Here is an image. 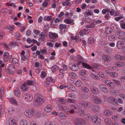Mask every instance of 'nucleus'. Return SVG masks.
<instances>
[{"instance_id": "obj_1", "label": "nucleus", "mask_w": 125, "mask_h": 125, "mask_svg": "<svg viewBox=\"0 0 125 125\" xmlns=\"http://www.w3.org/2000/svg\"><path fill=\"white\" fill-rule=\"evenodd\" d=\"M34 97L33 103L35 106H40L44 103V98L42 95L36 94H35Z\"/></svg>"}, {"instance_id": "obj_2", "label": "nucleus", "mask_w": 125, "mask_h": 125, "mask_svg": "<svg viewBox=\"0 0 125 125\" xmlns=\"http://www.w3.org/2000/svg\"><path fill=\"white\" fill-rule=\"evenodd\" d=\"M25 115L27 117H30L33 115L38 116V112L37 111L32 109H28L26 110L24 112Z\"/></svg>"}, {"instance_id": "obj_3", "label": "nucleus", "mask_w": 125, "mask_h": 125, "mask_svg": "<svg viewBox=\"0 0 125 125\" xmlns=\"http://www.w3.org/2000/svg\"><path fill=\"white\" fill-rule=\"evenodd\" d=\"M88 117L90 118L92 120L93 122L94 125H100L101 120L100 118L95 116H92L91 117L89 115L88 116Z\"/></svg>"}, {"instance_id": "obj_4", "label": "nucleus", "mask_w": 125, "mask_h": 125, "mask_svg": "<svg viewBox=\"0 0 125 125\" xmlns=\"http://www.w3.org/2000/svg\"><path fill=\"white\" fill-rule=\"evenodd\" d=\"M74 123L76 125H84V121L81 118H76L74 120Z\"/></svg>"}, {"instance_id": "obj_5", "label": "nucleus", "mask_w": 125, "mask_h": 125, "mask_svg": "<svg viewBox=\"0 0 125 125\" xmlns=\"http://www.w3.org/2000/svg\"><path fill=\"white\" fill-rule=\"evenodd\" d=\"M69 67L70 69L73 71H77L78 69V66L73 63H71L69 65Z\"/></svg>"}, {"instance_id": "obj_6", "label": "nucleus", "mask_w": 125, "mask_h": 125, "mask_svg": "<svg viewBox=\"0 0 125 125\" xmlns=\"http://www.w3.org/2000/svg\"><path fill=\"white\" fill-rule=\"evenodd\" d=\"M23 97L26 101L28 102H31L33 100V98L32 96L29 94L25 95Z\"/></svg>"}, {"instance_id": "obj_7", "label": "nucleus", "mask_w": 125, "mask_h": 125, "mask_svg": "<svg viewBox=\"0 0 125 125\" xmlns=\"http://www.w3.org/2000/svg\"><path fill=\"white\" fill-rule=\"evenodd\" d=\"M15 67L12 64H10L8 66V68L7 71V72L10 73L15 70Z\"/></svg>"}, {"instance_id": "obj_8", "label": "nucleus", "mask_w": 125, "mask_h": 125, "mask_svg": "<svg viewBox=\"0 0 125 125\" xmlns=\"http://www.w3.org/2000/svg\"><path fill=\"white\" fill-rule=\"evenodd\" d=\"M52 106L49 104H48L44 108V111L46 113H49L51 112L52 109Z\"/></svg>"}, {"instance_id": "obj_9", "label": "nucleus", "mask_w": 125, "mask_h": 125, "mask_svg": "<svg viewBox=\"0 0 125 125\" xmlns=\"http://www.w3.org/2000/svg\"><path fill=\"white\" fill-rule=\"evenodd\" d=\"M90 89L92 92L94 94H98L99 92L98 89L96 88L93 86H91Z\"/></svg>"}, {"instance_id": "obj_10", "label": "nucleus", "mask_w": 125, "mask_h": 125, "mask_svg": "<svg viewBox=\"0 0 125 125\" xmlns=\"http://www.w3.org/2000/svg\"><path fill=\"white\" fill-rule=\"evenodd\" d=\"M69 26V25L67 26L65 24H61L59 25V27L60 31H62L63 29H67V27L68 28Z\"/></svg>"}, {"instance_id": "obj_11", "label": "nucleus", "mask_w": 125, "mask_h": 125, "mask_svg": "<svg viewBox=\"0 0 125 125\" xmlns=\"http://www.w3.org/2000/svg\"><path fill=\"white\" fill-rule=\"evenodd\" d=\"M50 14L51 15L48 16H45L44 17L43 19L45 21H49L52 20V16H53L54 14L52 13H50Z\"/></svg>"}, {"instance_id": "obj_12", "label": "nucleus", "mask_w": 125, "mask_h": 125, "mask_svg": "<svg viewBox=\"0 0 125 125\" xmlns=\"http://www.w3.org/2000/svg\"><path fill=\"white\" fill-rule=\"evenodd\" d=\"M73 20H71L69 18L65 19L64 20V22L68 24H73L74 23L73 22Z\"/></svg>"}, {"instance_id": "obj_13", "label": "nucleus", "mask_w": 125, "mask_h": 125, "mask_svg": "<svg viewBox=\"0 0 125 125\" xmlns=\"http://www.w3.org/2000/svg\"><path fill=\"white\" fill-rule=\"evenodd\" d=\"M28 86L25 83H24L21 86V89L23 92H25L28 90Z\"/></svg>"}, {"instance_id": "obj_14", "label": "nucleus", "mask_w": 125, "mask_h": 125, "mask_svg": "<svg viewBox=\"0 0 125 125\" xmlns=\"http://www.w3.org/2000/svg\"><path fill=\"white\" fill-rule=\"evenodd\" d=\"M100 88L104 92H107L108 91L107 86L103 84H100Z\"/></svg>"}, {"instance_id": "obj_15", "label": "nucleus", "mask_w": 125, "mask_h": 125, "mask_svg": "<svg viewBox=\"0 0 125 125\" xmlns=\"http://www.w3.org/2000/svg\"><path fill=\"white\" fill-rule=\"evenodd\" d=\"M26 84L29 86L33 85H34L35 81L34 80L31 79L27 80L26 82Z\"/></svg>"}, {"instance_id": "obj_16", "label": "nucleus", "mask_w": 125, "mask_h": 125, "mask_svg": "<svg viewBox=\"0 0 125 125\" xmlns=\"http://www.w3.org/2000/svg\"><path fill=\"white\" fill-rule=\"evenodd\" d=\"M59 118L62 120H65L66 118V116L63 113H60L59 115Z\"/></svg>"}, {"instance_id": "obj_17", "label": "nucleus", "mask_w": 125, "mask_h": 125, "mask_svg": "<svg viewBox=\"0 0 125 125\" xmlns=\"http://www.w3.org/2000/svg\"><path fill=\"white\" fill-rule=\"evenodd\" d=\"M49 36L50 38L53 39H56L58 37V34L54 33H49Z\"/></svg>"}, {"instance_id": "obj_18", "label": "nucleus", "mask_w": 125, "mask_h": 125, "mask_svg": "<svg viewBox=\"0 0 125 125\" xmlns=\"http://www.w3.org/2000/svg\"><path fill=\"white\" fill-rule=\"evenodd\" d=\"M75 84L77 87H82L83 86L82 82L80 80H78L76 81L75 83Z\"/></svg>"}, {"instance_id": "obj_19", "label": "nucleus", "mask_w": 125, "mask_h": 125, "mask_svg": "<svg viewBox=\"0 0 125 125\" xmlns=\"http://www.w3.org/2000/svg\"><path fill=\"white\" fill-rule=\"evenodd\" d=\"M102 57L103 59L106 61H109L110 59L109 56L106 54L103 55Z\"/></svg>"}, {"instance_id": "obj_20", "label": "nucleus", "mask_w": 125, "mask_h": 125, "mask_svg": "<svg viewBox=\"0 0 125 125\" xmlns=\"http://www.w3.org/2000/svg\"><path fill=\"white\" fill-rule=\"evenodd\" d=\"M93 100L96 103L100 104L102 102L101 99L96 96H94L93 97Z\"/></svg>"}, {"instance_id": "obj_21", "label": "nucleus", "mask_w": 125, "mask_h": 125, "mask_svg": "<svg viewBox=\"0 0 125 125\" xmlns=\"http://www.w3.org/2000/svg\"><path fill=\"white\" fill-rule=\"evenodd\" d=\"M99 107L96 105L93 106L92 108L93 112H98L99 110Z\"/></svg>"}, {"instance_id": "obj_22", "label": "nucleus", "mask_w": 125, "mask_h": 125, "mask_svg": "<svg viewBox=\"0 0 125 125\" xmlns=\"http://www.w3.org/2000/svg\"><path fill=\"white\" fill-rule=\"evenodd\" d=\"M82 105H83L87 107H90L91 106V104L90 103L86 101H83L82 102Z\"/></svg>"}, {"instance_id": "obj_23", "label": "nucleus", "mask_w": 125, "mask_h": 125, "mask_svg": "<svg viewBox=\"0 0 125 125\" xmlns=\"http://www.w3.org/2000/svg\"><path fill=\"white\" fill-rule=\"evenodd\" d=\"M14 91V94L16 96H19L21 93L20 90L18 88H16Z\"/></svg>"}, {"instance_id": "obj_24", "label": "nucleus", "mask_w": 125, "mask_h": 125, "mask_svg": "<svg viewBox=\"0 0 125 125\" xmlns=\"http://www.w3.org/2000/svg\"><path fill=\"white\" fill-rule=\"evenodd\" d=\"M70 0H65V1L62 2V4L63 6H65L68 5H71V3L70 2Z\"/></svg>"}, {"instance_id": "obj_25", "label": "nucleus", "mask_w": 125, "mask_h": 125, "mask_svg": "<svg viewBox=\"0 0 125 125\" xmlns=\"http://www.w3.org/2000/svg\"><path fill=\"white\" fill-rule=\"evenodd\" d=\"M120 117V115H116L112 116V118L115 121H117L119 120Z\"/></svg>"}, {"instance_id": "obj_26", "label": "nucleus", "mask_w": 125, "mask_h": 125, "mask_svg": "<svg viewBox=\"0 0 125 125\" xmlns=\"http://www.w3.org/2000/svg\"><path fill=\"white\" fill-rule=\"evenodd\" d=\"M50 0H45L42 3V6L43 7H47L50 3Z\"/></svg>"}, {"instance_id": "obj_27", "label": "nucleus", "mask_w": 125, "mask_h": 125, "mask_svg": "<svg viewBox=\"0 0 125 125\" xmlns=\"http://www.w3.org/2000/svg\"><path fill=\"white\" fill-rule=\"evenodd\" d=\"M82 65L84 68L86 69H91L93 68V67L85 63H83L82 64Z\"/></svg>"}, {"instance_id": "obj_28", "label": "nucleus", "mask_w": 125, "mask_h": 125, "mask_svg": "<svg viewBox=\"0 0 125 125\" xmlns=\"http://www.w3.org/2000/svg\"><path fill=\"white\" fill-rule=\"evenodd\" d=\"M115 64L119 67L123 66L124 65V63L121 62H115Z\"/></svg>"}, {"instance_id": "obj_29", "label": "nucleus", "mask_w": 125, "mask_h": 125, "mask_svg": "<svg viewBox=\"0 0 125 125\" xmlns=\"http://www.w3.org/2000/svg\"><path fill=\"white\" fill-rule=\"evenodd\" d=\"M115 58L118 61H123V57L119 55H117L115 56Z\"/></svg>"}, {"instance_id": "obj_30", "label": "nucleus", "mask_w": 125, "mask_h": 125, "mask_svg": "<svg viewBox=\"0 0 125 125\" xmlns=\"http://www.w3.org/2000/svg\"><path fill=\"white\" fill-rule=\"evenodd\" d=\"M9 125H18L15 120L12 119L9 121Z\"/></svg>"}, {"instance_id": "obj_31", "label": "nucleus", "mask_w": 125, "mask_h": 125, "mask_svg": "<svg viewBox=\"0 0 125 125\" xmlns=\"http://www.w3.org/2000/svg\"><path fill=\"white\" fill-rule=\"evenodd\" d=\"M69 76L71 78L75 79L76 77V73L73 72H70L69 74Z\"/></svg>"}, {"instance_id": "obj_32", "label": "nucleus", "mask_w": 125, "mask_h": 125, "mask_svg": "<svg viewBox=\"0 0 125 125\" xmlns=\"http://www.w3.org/2000/svg\"><path fill=\"white\" fill-rule=\"evenodd\" d=\"M82 91L84 93L88 92L89 91V89L86 87L84 86L81 88Z\"/></svg>"}, {"instance_id": "obj_33", "label": "nucleus", "mask_w": 125, "mask_h": 125, "mask_svg": "<svg viewBox=\"0 0 125 125\" xmlns=\"http://www.w3.org/2000/svg\"><path fill=\"white\" fill-rule=\"evenodd\" d=\"M27 121L25 119H22L20 121V125H27Z\"/></svg>"}, {"instance_id": "obj_34", "label": "nucleus", "mask_w": 125, "mask_h": 125, "mask_svg": "<svg viewBox=\"0 0 125 125\" xmlns=\"http://www.w3.org/2000/svg\"><path fill=\"white\" fill-rule=\"evenodd\" d=\"M95 24L94 22H92L89 24V25L86 26V27L87 29L93 28L94 27Z\"/></svg>"}, {"instance_id": "obj_35", "label": "nucleus", "mask_w": 125, "mask_h": 125, "mask_svg": "<svg viewBox=\"0 0 125 125\" xmlns=\"http://www.w3.org/2000/svg\"><path fill=\"white\" fill-rule=\"evenodd\" d=\"M112 112L111 111H109L108 110H106L104 112V114L105 115L110 116L112 115Z\"/></svg>"}, {"instance_id": "obj_36", "label": "nucleus", "mask_w": 125, "mask_h": 125, "mask_svg": "<svg viewBox=\"0 0 125 125\" xmlns=\"http://www.w3.org/2000/svg\"><path fill=\"white\" fill-rule=\"evenodd\" d=\"M4 89L3 86H2L1 88L0 92V97H3L4 95Z\"/></svg>"}, {"instance_id": "obj_37", "label": "nucleus", "mask_w": 125, "mask_h": 125, "mask_svg": "<svg viewBox=\"0 0 125 125\" xmlns=\"http://www.w3.org/2000/svg\"><path fill=\"white\" fill-rule=\"evenodd\" d=\"M108 75L113 77H116L118 75L115 72H110Z\"/></svg>"}, {"instance_id": "obj_38", "label": "nucleus", "mask_w": 125, "mask_h": 125, "mask_svg": "<svg viewBox=\"0 0 125 125\" xmlns=\"http://www.w3.org/2000/svg\"><path fill=\"white\" fill-rule=\"evenodd\" d=\"M93 13L91 10H89L87 12H86L84 13V15L86 16L92 15Z\"/></svg>"}, {"instance_id": "obj_39", "label": "nucleus", "mask_w": 125, "mask_h": 125, "mask_svg": "<svg viewBox=\"0 0 125 125\" xmlns=\"http://www.w3.org/2000/svg\"><path fill=\"white\" fill-rule=\"evenodd\" d=\"M105 83L107 85H109L110 84H115L114 83L111 82L110 80H106L105 81Z\"/></svg>"}, {"instance_id": "obj_40", "label": "nucleus", "mask_w": 125, "mask_h": 125, "mask_svg": "<svg viewBox=\"0 0 125 125\" xmlns=\"http://www.w3.org/2000/svg\"><path fill=\"white\" fill-rule=\"evenodd\" d=\"M64 75V71L62 69L60 70L59 71V76L61 78H62Z\"/></svg>"}, {"instance_id": "obj_41", "label": "nucleus", "mask_w": 125, "mask_h": 125, "mask_svg": "<svg viewBox=\"0 0 125 125\" xmlns=\"http://www.w3.org/2000/svg\"><path fill=\"white\" fill-rule=\"evenodd\" d=\"M10 102L12 104H17V101L15 98H11L9 100Z\"/></svg>"}, {"instance_id": "obj_42", "label": "nucleus", "mask_w": 125, "mask_h": 125, "mask_svg": "<svg viewBox=\"0 0 125 125\" xmlns=\"http://www.w3.org/2000/svg\"><path fill=\"white\" fill-rule=\"evenodd\" d=\"M120 26L121 28L123 29H125V23L123 21H120Z\"/></svg>"}, {"instance_id": "obj_43", "label": "nucleus", "mask_w": 125, "mask_h": 125, "mask_svg": "<svg viewBox=\"0 0 125 125\" xmlns=\"http://www.w3.org/2000/svg\"><path fill=\"white\" fill-rule=\"evenodd\" d=\"M79 74L82 76H85L87 74L85 70H81L79 72Z\"/></svg>"}, {"instance_id": "obj_44", "label": "nucleus", "mask_w": 125, "mask_h": 125, "mask_svg": "<svg viewBox=\"0 0 125 125\" xmlns=\"http://www.w3.org/2000/svg\"><path fill=\"white\" fill-rule=\"evenodd\" d=\"M105 124L106 125H110L111 121L109 119H105L104 120Z\"/></svg>"}, {"instance_id": "obj_45", "label": "nucleus", "mask_w": 125, "mask_h": 125, "mask_svg": "<svg viewBox=\"0 0 125 125\" xmlns=\"http://www.w3.org/2000/svg\"><path fill=\"white\" fill-rule=\"evenodd\" d=\"M71 109L73 110H78L79 109L78 107L75 105H71Z\"/></svg>"}, {"instance_id": "obj_46", "label": "nucleus", "mask_w": 125, "mask_h": 125, "mask_svg": "<svg viewBox=\"0 0 125 125\" xmlns=\"http://www.w3.org/2000/svg\"><path fill=\"white\" fill-rule=\"evenodd\" d=\"M58 101L61 103L62 104H64L66 103L65 100L62 98H60L58 99Z\"/></svg>"}, {"instance_id": "obj_47", "label": "nucleus", "mask_w": 125, "mask_h": 125, "mask_svg": "<svg viewBox=\"0 0 125 125\" xmlns=\"http://www.w3.org/2000/svg\"><path fill=\"white\" fill-rule=\"evenodd\" d=\"M12 62L14 64H16L18 63L19 60L17 58H14L12 60Z\"/></svg>"}, {"instance_id": "obj_48", "label": "nucleus", "mask_w": 125, "mask_h": 125, "mask_svg": "<svg viewBox=\"0 0 125 125\" xmlns=\"http://www.w3.org/2000/svg\"><path fill=\"white\" fill-rule=\"evenodd\" d=\"M66 101L67 102H69V103H74L75 102V100L70 98H67Z\"/></svg>"}, {"instance_id": "obj_49", "label": "nucleus", "mask_w": 125, "mask_h": 125, "mask_svg": "<svg viewBox=\"0 0 125 125\" xmlns=\"http://www.w3.org/2000/svg\"><path fill=\"white\" fill-rule=\"evenodd\" d=\"M112 31V29L109 27L106 28V32L107 34H110L111 33Z\"/></svg>"}, {"instance_id": "obj_50", "label": "nucleus", "mask_w": 125, "mask_h": 125, "mask_svg": "<svg viewBox=\"0 0 125 125\" xmlns=\"http://www.w3.org/2000/svg\"><path fill=\"white\" fill-rule=\"evenodd\" d=\"M52 69L53 72H54L57 70L58 69V67L56 65H54L52 67Z\"/></svg>"}, {"instance_id": "obj_51", "label": "nucleus", "mask_w": 125, "mask_h": 125, "mask_svg": "<svg viewBox=\"0 0 125 125\" xmlns=\"http://www.w3.org/2000/svg\"><path fill=\"white\" fill-rule=\"evenodd\" d=\"M115 98L114 97H110L108 98V101L109 102L112 104L113 101L114 100Z\"/></svg>"}, {"instance_id": "obj_52", "label": "nucleus", "mask_w": 125, "mask_h": 125, "mask_svg": "<svg viewBox=\"0 0 125 125\" xmlns=\"http://www.w3.org/2000/svg\"><path fill=\"white\" fill-rule=\"evenodd\" d=\"M118 38L119 39L122 40L124 41H125V36L120 35L118 37Z\"/></svg>"}, {"instance_id": "obj_53", "label": "nucleus", "mask_w": 125, "mask_h": 125, "mask_svg": "<svg viewBox=\"0 0 125 125\" xmlns=\"http://www.w3.org/2000/svg\"><path fill=\"white\" fill-rule=\"evenodd\" d=\"M93 68L96 69H98L100 68V67L99 65L96 64H94L93 66Z\"/></svg>"}, {"instance_id": "obj_54", "label": "nucleus", "mask_w": 125, "mask_h": 125, "mask_svg": "<svg viewBox=\"0 0 125 125\" xmlns=\"http://www.w3.org/2000/svg\"><path fill=\"white\" fill-rule=\"evenodd\" d=\"M15 111L14 109L13 108H9L8 110V112L11 113H13Z\"/></svg>"}, {"instance_id": "obj_55", "label": "nucleus", "mask_w": 125, "mask_h": 125, "mask_svg": "<svg viewBox=\"0 0 125 125\" xmlns=\"http://www.w3.org/2000/svg\"><path fill=\"white\" fill-rule=\"evenodd\" d=\"M123 17L122 16H120L117 17L115 18V19L116 21H118L121 19L123 18Z\"/></svg>"}, {"instance_id": "obj_56", "label": "nucleus", "mask_w": 125, "mask_h": 125, "mask_svg": "<svg viewBox=\"0 0 125 125\" xmlns=\"http://www.w3.org/2000/svg\"><path fill=\"white\" fill-rule=\"evenodd\" d=\"M112 104L115 105H117L118 104V103L117 100L115 98L114 100L113 101V103H112Z\"/></svg>"}, {"instance_id": "obj_57", "label": "nucleus", "mask_w": 125, "mask_h": 125, "mask_svg": "<svg viewBox=\"0 0 125 125\" xmlns=\"http://www.w3.org/2000/svg\"><path fill=\"white\" fill-rule=\"evenodd\" d=\"M112 81L114 82L117 85H119L120 84V81L117 80H116L115 79H113Z\"/></svg>"}, {"instance_id": "obj_58", "label": "nucleus", "mask_w": 125, "mask_h": 125, "mask_svg": "<svg viewBox=\"0 0 125 125\" xmlns=\"http://www.w3.org/2000/svg\"><path fill=\"white\" fill-rule=\"evenodd\" d=\"M68 95L69 97L71 98H74L75 96V95L74 94L72 93H70L68 94Z\"/></svg>"}, {"instance_id": "obj_59", "label": "nucleus", "mask_w": 125, "mask_h": 125, "mask_svg": "<svg viewBox=\"0 0 125 125\" xmlns=\"http://www.w3.org/2000/svg\"><path fill=\"white\" fill-rule=\"evenodd\" d=\"M46 76V73L45 72H42V73L41 75V77L42 78H43Z\"/></svg>"}, {"instance_id": "obj_60", "label": "nucleus", "mask_w": 125, "mask_h": 125, "mask_svg": "<svg viewBox=\"0 0 125 125\" xmlns=\"http://www.w3.org/2000/svg\"><path fill=\"white\" fill-rule=\"evenodd\" d=\"M94 41L93 38L92 37L88 39V42L89 43H93Z\"/></svg>"}, {"instance_id": "obj_61", "label": "nucleus", "mask_w": 125, "mask_h": 125, "mask_svg": "<svg viewBox=\"0 0 125 125\" xmlns=\"http://www.w3.org/2000/svg\"><path fill=\"white\" fill-rule=\"evenodd\" d=\"M120 79L123 82H125V76H120L119 77Z\"/></svg>"}, {"instance_id": "obj_62", "label": "nucleus", "mask_w": 125, "mask_h": 125, "mask_svg": "<svg viewBox=\"0 0 125 125\" xmlns=\"http://www.w3.org/2000/svg\"><path fill=\"white\" fill-rule=\"evenodd\" d=\"M9 55V53L8 52H5L3 54L4 57L5 59L7 58Z\"/></svg>"}, {"instance_id": "obj_63", "label": "nucleus", "mask_w": 125, "mask_h": 125, "mask_svg": "<svg viewBox=\"0 0 125 125\" xmlns=\"http://www.w3.org/2000/svg\"><path fill=\"white\" fill-rule=\"evenodd\" d=\"M44 125H53L52 123L50 122L47 121L46 122Z\"/></svg>"}, {"instance_id": "obj_64", "label": "nucleus", "mask_w": 125, "mask_h": 125, "mask_svg": "<svg viewBox=\"0 0 125 125\" xmlns=\"http://www.w3.org/2000/svg\"><path fill=\"white\" fill-rule=\"evenodd\" d=\"M118 94L120 97L124 99H125V94L122 93L120 94Z\"/></svg>"}]
</instances>
